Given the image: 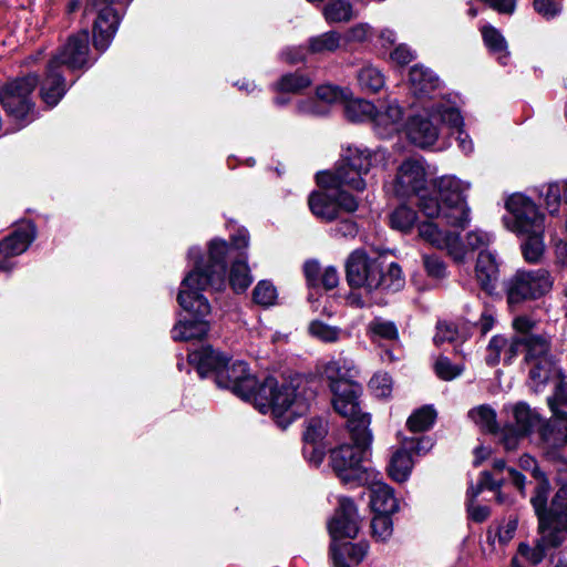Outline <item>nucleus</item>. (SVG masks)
I'll use <instances>...</instances> for the list:
<instances>
[{
    "mask_svg": "<svg viewBox=\"0 0 567 567\" xmlns=\"http://www.w3.org/2000/svg\"><path fill=\"white\" fill-rule=\"evenodd\" d=\"M311 399L312 392L301 379L278 385L274 378H267L259 384L252 402L261 413L270 411L278 425L286 429L308 410Z\"/></svg>",
    "mask_w": 567,
    "mask_h": 567,
    "instance_id": "f257e3e1",
    "label": "nucleus"
},
{
    "mask_svg": "<svg viewBox=\"0 0 567 567\" xmlns=\"http://www.w3.org/2000/svg\"><path fill=\"white\" fill-rule=\"evenodd\" d=\"M385 154L381 151L371 152L358 147H348L338 163L334 172H323L317 175V183L322 188L341 189L349 187L363 190L367 186L364 175L372 166L384 163Z\"/></svg>",
    "mask_w": 567,
    "mask_h": 567,
    "instance_id": "f03ea898",
    "label": "nucleus"
},
{
    "mask_svg": "<svg viewBox=\"0 0 567 567\" xmlns=\"http://www.w3.org/2000/svg\"><path fill=\"white\" fill-rule=\"evenodd\" d=\"M557 471L560 486L549 506V526L536 540L533 557L535 561H539L547 550L558 547L567 535V463H563V468Z\"/></svg>",
    "mask_w": 567,
    "mask_h": 567,
    "instance_id": "7ed1b4c3",
    "label": "nucleus"
},
{
    "mask_svg": "<svg viewBox=\"0 0 567 567\" xmlns=\"http://www.w3.org/2000/svg\"><path fill=\"white\" fill-rule=\"evenodd\" d=\"M420 237L432 246L447 251L456 262H463L467 250L482 249L489 245L492 236L483 230H472L466 235L464 245L456 231L442 230L436 223H422L419 226Z\"/></svg>",
    "mask_w": 567,
    "mask_h": 567,
    "instance_id": "20e7f679",
    "label": "nucleus"
},
{
    "mask_svg": "<svg viewBox=\"0 0 567 567\" xmlns=\"http://www.w3.org/2000/svg\"><path fill=\"white\" fill-rule=\"evenodd\" d=\"M332 392V405L334 411L348 420V427L351 437L361 440L363 443L372 442V433L369 430L370 416L361 413L359 406V395L361 386L359 383L350 386L330 390Z\"/></svg>",
    "mask_w": 567,
    "mask_h": 567,
    "instance_id": "39448f33",
    "label": "nucleus"
},
{
    "mask_svg": "<svg viewBox=\"0 0 567 567\" xmlns=\"http://www.w3.org/2000/svg\"><path fill=\"white\" fill-rule=\"evenodd\" d=\"M229 246L226 241L214 239L209 244V257L207 265L198 260L199 249L193 247L188 250V257L195 259L194 268L186 275L181 284H215L226 278V256Z\"/></svg>",
    "mask_w": 567,
    "mask_h": 567,
    "instance_id": "423d86ee",
    "label": "nucleus"
},
{
    "mask_svg": "<svg viewBox=\"0 0 567 567\" xmlns=\"http://www.w3.org/2000/svg\"><path fill=\"white\" fill-rule=\"evenodd\" d=\"M353 444H343L331 451V465L343 482L362 483L367 480V468L363 463L368 456L371 442L351 437Z\"/></svg>",
    "mask_w": 567,
    "mask_h": 567,
    "instance_id": "0eeeda50",
    "label": "nucleus"
},
{
    "mask_svg": "<svg viewBox=\"0 0 567 567\" xmlns=\"http://www.w3.org/2000/svg\"><path fill=\"white\" fill-rule=\"evenodd\" d=\"M506 208L512 216L507 223L512 231L517 235L544 234L545 216L528 197L522 194H514L507 199Z\"/></svg>",
    "mask_w": 567,
    "mask_h": 567,
    "instance_id": "6e6552de",
    "label": "nucleus"
},
{
    "mask_svg": "<svg viewBox=\"0 0 567 567\" xmlns=\"http://www.w3.org/2000/svg\"><path fill=\"white\" fill-rule=\"evenodd\" d=\"M324 192H316L309 196L311 213L324 221L340 218L341 213H353L358 209V200L343 189L323 188Z\"/></svg>",
    "mask_w": 567,
    "mask_h": 567,
    "instance_id": "1a4fd4ad",
    "label": "nucleus"
},
{
    "mask_svg": "<svg viewBox=\"0 0 567 567\" xmlns=\"http://www.w3.org/2000/svg\"><path fill=\"white\" fill-rule=\"evenodd\" d=\"M131 0H91L87 4L97 11V18L94 22L93 43L97 50L104 51L111 43L118 23L120 16L113 8L114 4H126Z\"/></svg>",
    "mask_w": 567,
    "mask_h": 567,
    "instance_id": "9d476101",
    "label": "nucleus"
},
{
    "mask_svg": "<svg viewBox=\"0 0 567 567\" xmlns=\"http://www.w3.org/2000/svg\"><path fill=\"white\" fill-rule=\"evenodd\" d=\"M216 383L218 386L229 389L236 395L248 401L254 400L259 386L256 378L248 372V367L244 361H235L228 364L227 360L221 370H218Z\"/></svg>",
    "mask_w": 567,
    "mask_h": 567,
    "instance_id": "9b49d317",
    "label": "nucleus"
},
{
    "mask_svg": "<svg viewBox=\"0 0 567 567\" xmlns=\"http://www.w3.org/2000/svg\"><path fill=\"white\" fill-rule=\"evenodd\" d=\"M451 105L437 103L432 105L426 113L412 116L406 124V134L410 141L417 147L426 148L432 146L439 137V127L435 123L441 122V115L445 107Z\"/></svg>",
    "mask_w": 567,
    "mask_h": 567,
    "instance_id": "f8f14e48",
    "label": "nucleus"
},
{
    "mask_svg": "<svg viewBox=\"0 0 567 567\" xmlns=\"http://www.w3.org/2000/svg\"><path fill=\"white\" fill-rule=\"evenodd\" d=\"M427 183L425 163L421 158H408L398 167L393 188L400 197L419 195Z\"/></svg>",
    "mask_w": 567,
    "mask_h": 567,
    "instance_id": "ddd939ff",
    "label": "nucleus"
},
{
    "mask_svg": "<svg viewBox=\"0 0 567 567\" xmlns=\"http://www.w3.org/2000/svg\"><path fill=\"white\" fill-rule=\"evenodd\" d=\"M89 32L85 30L71 35L66 43L56 51L49 63H54L58 69H61L62 65L71 70L86 66L89 63Z\"/></svg>",
    "mask_w": 567,
    "mask_h": 567,
    "instance_id": "4468645a",
    "label": "nucleus"
},
{
    "mask_svg": "<svg viewBox=\"0 0 567 567\" xmlns=\"http://www.w3.org/2000/svg\"><path fill=\"white\" fill-rule=\"evenodd\" d=\"M551 419L542 427L540 437L544 443L546 456L563 468V463H567L560 458L556 452L549 451V449H557L564 446L567 443V412L564 410L556 409L551 403Z\"/></svg>",
    "mask_w": 567,
    "mask_h": 567,
    "instance_id": "2eb2a0df",
    "label": "nucleus"
},
{
    "mask_svg": "<svg viewBox=\"0 0 567 567\" xmlns=\"http://www.w3.org/2000/svg\"><path fill=\"white\" fill-rule=\"evenodd\" d=\"M360 528L357 507L350 498L339 499V507L329 523V533L333 540L354 538Z\"/></svg>",
    "mask_w": 567,
    "mask_h": 567,
    "instance_id": "dca6fc26",
    "label": "nucleus"
},
{
    "mask_svg": "<svg viewBox=\"0 0 567 567\" xmlns=\"http://www.w3.org/2000/svg\"><path fill=\"white\" fill-rule=\"evenodd\" d=\"M348 284H374L381 274V265L370 259L365 251L354 250L347 259Z\"/></svg>",
    "mask_w": 567,
    "mask_h": 567,
    "instance_id": "f3484780",
    "label": "nucleus"
},
{
    "mask_svg": "<svg viewBox=\"0 0 567 567\" xmlns=\"http://www.w3.org/2000/svg\"><path fill=\"white\" fill-rule=\"evenodd\" d=\"M320 374L327 380L330 390H338L357 383L354 378L358 371L352 360L340 355L323 363L320 368Z\"/></svg>",
    "mask_w": 567,
    "mask_h": 567,
    "instance_id": "a211bd4d",
    "label": "nucleus"
},
{
    "mask_svg": "<svg viewBox=\"0 0 567 567\" xmlns=\"http://www.w3.org/2000/svg\"><path fill=\"white\" fill-rule=\"evenodd\" d=\"M424 443H429V441L425 439H412L406 441L402 449H399L393 453L388 466V472L392 480L400 483L408 480L413 467L410 451H413L416 454L425 451L426 447L424 446Z\"/></svg>",
    "mask_w": 567,
    "mask_h": 567,
    "instance_id": "6ab92c4d",
    "label": "nucleus"
},
{
    "mask_svg": "<svg viewBox=\"0 0 567 567\" xmlns=\"http://www.w3.org/2000/svg\"><path fill=\"white\" fill-rule=\"evenodd\" d=\"M403 112L395 101L375 107L373 124L377 133L388 137L402 128Z\"/></svg>",
    "mask_w": 567,
    "mask_h": 567,
    "instance_id": "aec40b11",
    "label": "nucleus"
},
{
    "mask_svg": "<svg viewBox=\"0 0 567 567\" xmlns=\"http://www.w3.org/2000/svg\"><path fill=\"white\" fill-rule=\"evenodd\" d=\"M34 236V227L31 224H27L2 239L0 241V254L4 258L3 261H9V258L24 252L33 241Z\"/></svg>",
    "mask_w": 567,
    "mask_h": 567,
    "instance_id": "412c9836",
    "label": "nucleus"
},
{
    "mask_svg": "<svg viewBox=\"0 0 567 567\" xmlns=\"http://www.w3.org/2000/svg\"><path fill=\"white\" fill-rule=\"evenodd\" d=\"M65 91L66 86L60 69L55 68L54 63H49L47 75L40 90L42 100L49 106H54L62 99Z\"/></svg>",
    "mask_w": 567,
    "mask_h": 567,
    "instance_id": "4be33fe9",
    "label": "nucleus"
},
{
    "mask_svg": "<svg viewBox=\"0 0 567 567\" xmlns=\"http://www.w3.org/2000/svg\"><path fill=\"white\" fill-rule=\"evenodd\" d=\"M188 361L196 367L200 377H205L210 371L215 372L217 375L218 370H221L224 363H226L227 357L210 347H203L197 351L190 352L188 354Z\"/></svg>",
    "mask_w": 567,
    "mask_h": 567,
    "instance_id": "5701e85b",
    "label": "nucleus"
},
{
    "mask_svg": "<svg viewBox=\"0 0 567 567\" xmlns=\"http://www.w3.org/2000/svg\"><path fill=\"white\" fill-rule=\"evenodd\" d=\"M202 291L203 286H184L177 296L179 306L195 316H206L209 313L210 306Z\"/></svg>",
    "mask_w": 567,
    "mask_h": 567,
    "instance_id": "b1692460",
    "label": "nucleus"
},
{
    "mask_svg": "<svg viewBox=\"0 0 567 567\" xmlns=\"http://www.w3.org/2000/svg\"><path fill=\"white\" fill-rule=\"evenodd\" d=\"M550 491V485L545 476L538 480L535 487L534 495L530 498V504L538 518V535L543 536V532L549 526V508L547 509V501Z\"/></svg>",
    "mask_w": 567,
    "mask_h": 567,
    "instance_id": "393cba45",
    "label": "nucleus"
},
{
    "mask_svg": "<svg viewBox=\"0 0 567 567\" xmlns=\"http://www.w3.org/2000/svg\"><path fill=\"white\" fill-rule=\"evenodd\" d=\"M370 504L377 514H393L399 505L393 489L384 484L377 483L371 488Z\"/></svg>",
    "mask_w": 567,
    "mask_h": 567,
    "instance_id": "a878e982",
    "label": "nucleus"
},
{
    "mask_svg": "<svg viewBox=\"0 0 567 567\" xmlns=\"http://www.w3.org/2000/svg\"><path fill=\"white\" fill-rule=\"evenodd\" d=\"M410 84L415 95L425 96L439 86L440 81L430 69L414 65L410 71Z\"/></svg>",
    "mask_w": 567,
    "mask_h": 567,
    "instance_id": "bb28decb",
    "label": "nucleus"
},
{
    "mask_svg": "<svg viewBox=\"0 0 567 567\" xmlns=\"http://www.w3.org/2000/svg\"><path fill=\"white\" fill-rule=\"evenodd\" d=\"M209 326L203 320H179L172 329L175 341L200 340L207 336Z\"/></svg>",
    "mask_w": 567,
    "mask_h": 567,
    "instance_id": "cd10ccee",
    "label": "nucleus"
},
{
    "mask_svg": "<svg viewBox=\"0 0 567 567\" xmlns=\"http://www.w3.org/2000/svg\"><path fill=\"white\" fill-rule=\"evenodd\" d=\"M436 187L443 203H461L465 200L464 193L470 184L455 176H442L436 181Z\"/></svg>",
    "mask_w": 567,
    "mask_h": 567,
    "instance_id": "c85d7f7f",
    "label": "nucleus"
},
{
    "mask_svg": "<svg viewBox=\"0 0 567 567\" xmlns=\"http://www.w3.org/2000/svg\"><path fill=\"white\" fill-rule=\"evenodd\" d=\"M440 220L447 226L464 229L470 223V208L466 202L443 203Z\"/></svg>",
    "mask_w": 567,
    "mask_h": 567,
    "instance_id": "c756f323",
    "label": "nucleus"
},
{
    "mask_svg": "<svg viewBox=\"0 0 567 567\" xmlns=\"http://www.w3.org/2000/svg\"><path fill=\"white\" fill-rule=\"evenodd\" d=\"M475 274L480 284H492L498 280L499 267L492 252L481 250L475 266Z\"/></svg>",
    "mask_w": 567,
    "mask_h": 567,
    "instance_id": "7c9ffc66",
    "label": "nucleus"
},
{
    "mask_svg": "<svg viewBox=\"0 0 567 567\" xmlns=\"http://www.w3.org/2000/svg\"><path fill=\"white\" fill-rule=\"evenodd\" d=\"M482 37L488 50L497 55L501 64H507L509 52L507 50V42L502 33L493 25H484L481 29Z\"/></svg>",
    "mask_w": 567,
    "mask_h": 567,
    "instance_id": "2f4dec72",
    "label": "nucleus"
},
{
    "mask_svg": "<svg viewBox=\"0 0 567 567\" xmlns=\"http://www.w3.org/2000/svg\"><path fill=\"white\" fill-rule=\"evenodd\" d=\"M437 112L441 113V110H437ZM440 115L443 124H446L449 127L456 130V138L461 150L464 153H471L473 151V143L468 135L462 131L463 117L461 116L458 110L453 106L445 107L443 113Z\"/></svg>",
    "mask_w": 567,
    "mask_h": 567,
    "instance_id": "473e14b6",
    "label": "nucleus"
},
{
    "mask_svg": "<svg viewBox=\"0 0 567 567\" xmlns=\"http://www.w3.org/2000/svg\"><path fill=\"white\" fill-rule=\"evenodd\" d=\"M527 364L529 365L528 384L534 392H539L554 374V362L551 359H542Z\"/></svg>",
    "mask_w": 567,
    "mask_h": 567,
    "instance_id": "72a5a7b5",
    "label": "nucleus"
},
{
    "mask_svg": "<svg viewBox=\"0 0 567 567\" xmlns=\"http://www.w3.org/2000/svg\"><path fill=\"white\" fill-rule=\"evenodd\" d=\"M523 341L527 363H534L542 359H550L548 355L549 341L547 338L536 334H526L523 336Z\"/></svg>",
    "mask_w": 567,
    "mask_h": 567,
    "instance_id": "f704fd0d",
    "label": "nucleus"
},
{
    "mask_svg": "<svg viewBox=\"0 0 567 567\" xmlns=\"http://www.w3.org/2000/svg\"><path fill=\"white\" fill-rule=\"evenodd\" d=\"M322 13L329 23L348 22L354 17L353 7L347 0H329Z\"/></svg>",
    "mask_w": 567,
    "mask_h": 567,
    "instance_id": "c9c22d12",
    "label": "nucleus"
},
{
    "mask_svg": "<svg viewBox=\"0 0 567 567\" xmlns=\"http://www.w3.org/2000/svg\"><path fill=\"white\" fill-rule=\"evenodd\" d=\"M548 286H509L507 301L511 307L519 306L529 300L540 298L547 292Z\"/></svg>",
    "mask_w": 567,
    "mask_h": 567,
    "instance_id": "e433bc0d",
    "label": "nucleus"
},
{
    "mask_svg": "<svg viewBox=\"0 0 567 567\" xmlns=\"http://www.w3.org/2000/svg\"><path fill=\"white\" fill-rule=\"evenodd\" d=\"M303 274L309 282L338 284L339 275L334 267L328 266L321 269L317 260H308L303 265Z\"/></svg>",
    "mask_w": 567,
    "mask_h": 567,
    "instance_id": "4c0bfd02",
    "label": "nucleus"
},
{
    "mask_svg": "<svg viewBox=\"0 0 567 567\" xmlns=\"http://www.w3.org/2000/svg\"><path fill=\"white\" fill-rule=\"evenodd\" d=\"M344 112L353 122L373 121L375 106L363 99L346 100Z\"/></svg>",
    "mask_w": 567,
    "mask_h": 567,
    "instance_id": "58836bf2",
    "label": "nucleus"
},
{
    "mask_svg": "<svg viewBox=\"0 0 567 567\" xmlns=\"http://www.w3.org/2000/svg\"><path fill=\"white\" fill-rule=\"evenodd\" d=\"M358 82L363 91L375 93L384 86V76L373 65H365L358 72Z\"/></svg>",
    "mask_w": 567,
    "mask_h": 567,
    "instance_id": "ea45409f",
    "label": "nucleus"
},
{
    "mask_svg": "<svg viewBox=\"0 0 567 567\" xmlns=\"http://www.w3.org/2000/svg\"><path fill=\"white\" fill-rule=\"evenodd\" d=\"M543 196L550 214L558 210L561 197L567 202V181L549 183L544 187Z\"/></svg>",
    "mask_w": 567,
    "mask_h": 567,
    "instance_id": "a19ab883",
    "label": "nucleus"
},
{
    "mask_svg": "<svg viewBox=\"0 0 567 567\" xmlns=\"http://www.w3.org/2000/svg\"><path fill=\"white\" fill-rule=\"evenodd\" d=\"M468 416L474 421V423L484 432L495 433L497 430L496 423V413L495 411L487 406L481 405L476 409H473L468 412Z\"/></svg>",
    "mask_w": 567,
    "mask_h": 567,
    "instance_id": "79ce46f5",
    "label": "nucleus"
},
{
    "mask_svg": "<svg viewBox=\"0 0 567 567\" xmlns=\"http://www.w3.org/2000/svg\"><path fill=\"white\" fill-rule=\"evenodd\" d=\"M342 37L339 32L329 31L315 37L309 42V49L313 53L333 52L340 48Z\"/></svg>",
    "mask_w": 567,
    "mask_h": 567,
    "instance_id": "37998d69",
    "label": "nucleus"
},
{
    "mask_svg": "<svg viewBox=\"0 0 567 567\" xmlns=\"http://www.w3.org/2000/svg\"><path fill=\"white\" fill-rule=\"evenodd\" d=\"M436 417V412L432 406H423L416 410L406 421V425L412 432H423L429 430Z\"/></svg>",
    "mask_w": 567,
    "mask_h": 567,
    "instance_id": "c03bdc74",
    "label": "nucleus"
},
{
    "mask_svg": "<svg viewBox=\"0 0 567 567\" xmlns=\"http://www.w3.org/2000/svg\"><path fill=\"white\" fill-rule=\"evenodd\" d=\"M368 332L372 339L380 338L393 341L399 338V331L394 322L383 318L373 319L368 326Z\"/></svg>",
    "mask_w": 567,
    "mask_h": 567,
    "instance_id": "a18cd8bd",
    "label": "nucleus"
},
{
    "mask_svg": "<svg viewBox=\"0 0 567 567\" xmlns=\"http://www.w3.org/2000/svg\"><path fill=\"white\" fill-rule=\"evenodd\" d=\"M522 236L526 238L522 245L525 259L529 262L537 261L545 250L544 234H524Z\"/></svg>",
    "mask_w": 567,
    "mask_h": 567,
    "instance_id": "49530a36",
    "label": "nucleus"
},
{
    "mask_svg": "<svg viewBox=\"0 0 567 567\" xmlns=\"http://www.w3.org/2000/svg\"><path fill=\"white\" fill-rule=\"evenodd\" d=\"M516 427L520 433H529L538 423V415L525 403H517L513 409Z\"/></svg>",
    "mask_w": 567,
    "mask_h": 567,
    "instance_id": "de8ad7c7",
    "label": "nucleus"
},
{
    "mask_svg": "<svg viewBox=\"0 0 567 567\" xmlns=\"http://www.w3.org/2000/svg\"><path fill=\"white\" fill-rule=\"evenodd\" d=\"M555 279L550 278L546 269H518L514 275L511 284H542L553 282Z\"/></svg>",
    "mask_w": 567,
    "mask_h": 567,
    "instance_id": "09e8293b",
    "label": "nucleus"
},
{
    "mask_svg": "<svg viewBox=\"0 0 567 567\" xmlns=\"http://www.w3.org/2000/svg\"><path fill=\"white\" fill-rule=\"evenodd\" d=\"M416 220V213L406 207H398L390 216V224L393 228L408 231Z\"/></svg>",
    "mask_w": 567,
    "mask_h": 567,
    "instance_id": "8fccbe9b",
    "label": "nucleus"
},
{
    "mask_svg": "<svg viewBox=\"0 0 567 567\" xmlns=\"http://www.w3.org/2000/svg\"><path fill=\"white\" fill-rule=\"evenodd\" d=\"M372 535L377 540L385 542L392 535L390 514H375L371 523Z\"/></svg>",
    "mask_w": 567,
    "mask_h": 567,
    "instance_id": "3c124183",
    "label": "nucleus"
},
{
    "mask_svg": "<svg viewBox=\"0 0 567 567\" xmlns=\"http://www.w3.org/2000/svg\"><path fill=\"white\" fill-rule=\"evenodd\" d=\"M434 369L440 379L451 381L462 374L464 367L453 364L446 357H440L434 364Z\"/></svg>",
    "mask_w": 567,
    "mask_h": 567,
    "instance_id": "603ef678",
    "label": "nucleus"
},
{
    "mask_svg": "<svg viewBox=\"0 0 567 567\" xmlns=\"http://www.w3.org/2000/svg\"><path fill=\"white\" fill-rule=\"evenodd\" d=\"M507 347V339L503 336H494L486 348V363L488 365H496L501 362L502 353L505 354V349Z\"/></svg>",
    "mask_w": 567,
    "mask_h": 567,
    "instance_id": "864d4df0",
    "label": "nucleus"
},
{
    "mask_svg": "<svg viewBox=\"0 0 567 567\" xmlns=\"http://www.w3.org/2000/svg\"><path fill=\"white\" fill-rule=\"evenodd\" d=\"M311 81L300 74H286L284 75L279 83L278 90L281 92H291L297 93L310 85Z\"/></svg>",
    "mask_w": 567,
    "mask_h": 567,
    "instance_id": "5fc2aeb1",
    "label": "nucleus"
},
{
    "mask_svg": "<svg viewBox=\"0 0 567 567\" xmlns=\"http://www.w3.org/2000/svg\"><path fill=\"white\" fill-rule=\"evenodd\" d=\"M369 386L375 396L388 398L392 391L391 377L388 373H377L371 378Z\"/></svg>",
    "mask_w": 567,
    "mask_h": 567,
    "instance_id": "6e6d98bb",
    "label": "nucleus"
},
{
    "mask_svg": "<svg viewBox=\"0 0 567 567\" xmlns=\"http://www.w3.org/2000/svg\"><path fill=\"white\" fill-rule=\"evenodd\" d=\"M317 100L327 104H333L347 100V93L338 86L321 85L316 92Z\"/></svg>",
    "mask_w": 567,
    "mask_h": 567,
    "instance_id": "4d7b16f0",
    "label": "nucleus"
},
{
    "mask_svg": "<svg viewBox=\"0 0 567 567\" xmlns=\"http://www.w3.org/2000/svg\"><path fill=\"white\" fill-rule=\"evenodd\" d=\"M310 333L324 341V342H334L339 339V330L334 327H330L320 321H313L309 326Z\"/></svg>",
    "mask_w": 567,
    "mask_h": 567,
    "instance_id": "13d9d810",
    "label": "nucleus"
},
{
    "mask_svg": "<svg viewBox=\"0 0 567 567\" xmlns=\"http://www.w3.org/2000/svg\"><path fill=\"white\" fill-rule=\"evenodd\" d=\"M372 291V286H351L350 292L347 295V303L354 307H364L370 305L368 296Z\"/></svg>",
    "mask_w": 567,
    "mask_h": 567,
    "instance_id": "bf43d9fd",
    "label": "nucleus"
},
{
    "mask_svg": "<svg viewBox=\"0 0 567 567\" xmlns=\"http://www.w3.org/2000/svg\"><path fill=\"white\" fill-rule=\"evenodd\" d=\"M278 293L275 286H255L252 299L262 307L275 305Z\"/></svg>",
    "mask_w": 567,
    "mask_h": 567,
    "instance_id": "052dcab7",
    "label": "nucleus"
},
{
    "mask_svg": "<svg viewBox=\"0 0 567 567\" xmlns=\"http://www.w3.org/2000/svg\"><path fill=\"white\" fill-rule=\"evenodd\" d=\"M326 433L327 427L324 421L321 419H311L307 424L303 439L308 443H316L323 439Z\"/></svg>",
    "mask_w": 567,
    "mask_h": 567,
    "instance_id": "680f3d73",
    "label": "nucleus"
},
{
    "mask_svg": "<svg viewBox=\"0 0 567 567\" xmlns=\"http://www.w3.org/2000/svg\"><path fill=\"white\" fill-rule=\"evenodd\" d=\"M252 277L246 261L237 260L231 265L229 272V284H250Z\"/></svg>",
    "mask_w": 567,
    "mask_h": 567,
    "instance_id": "e2e57ef3",
    "label": "nucleus"
},
{
    "mask_svg": "<svg viewBox=\"0 0 567 567\" xmlns=\"http://www.w3.org/2000/svg\"><path fill=\"white\" fill-rule=\"evenodd\" d=\"M458 338L456 326L451 322H439L436 326V333L434 336V343L441 344L443 342H453Z\"/></svg>",
    "mask_w": 567,
    "mask_h": 567,
    "instance_id": "0e129e2a",
    "label": "nucleus"
},
{
    "mask_svg": "<svg viewBox=\"0 0 567 567\" xmlns=\"http://www.w3.org/2000/svg\"><path fill=\"white\" fill-rule=\"evenodd\" d=\"M424 268L432 279H443L446 272V266L443 260L436 256H424Z\"/></svg>",
    "mask_w": 567,
    "mask_h": 567,
    "instance_id": "69168bd1",
    "label": "nucleus"
},
{
    "mask_svg": "<svg viewBox=\"0 0 567 567\" xmlns=\"http://www.w3.org/2000/svg\"><path fill=\"white\" fill-rule=\"evenodd\" d=\"M534 9L544 18L556 17L561 10V0H534Z\"/></svg>",
    "mask_w": 567,
    "mask_h": 567,
    "instance_id": "338daca9",
    "label": "nucleus"
},
{
    "mask_svg": "<svg viewBox=\"0 0 567 567\" xmlns=\"http://www.w3.org/2000/svg\"><path fill=\"white\" fill-rule=\"evenodd\" d=\"M419 208L424 216L440 219L443 210V203L440 204V202L434 197H421Z\"/></svg>",
    "mask_w": 567,
    "mask_h": 567,
    "instance_id": "774afa93",
    "label": "nucleus"
}]
</instances>
